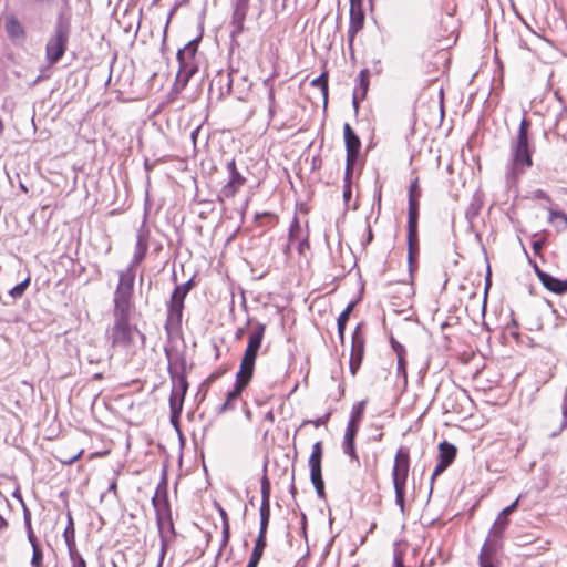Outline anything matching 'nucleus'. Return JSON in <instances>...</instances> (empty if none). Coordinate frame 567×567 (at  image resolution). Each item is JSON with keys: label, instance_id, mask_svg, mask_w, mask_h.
I'll list each match as a JSON object with an SVG mask.
<instances>
[{"label": "nucleus", "instance_id": "338daca9", "mask_svg": "<svg viewBox=\"0 0 567 567\" xmlns=\"http://www.w3.org/2000/svg\"><path fill=\"white\" fill-rule=\"evenodd\" d=\"M257 566H258V563L248 561L246 567H257Z\"/></svg>", "mask_w": 567, "mask_h": 567}, {"label": "nucleus", "instance_id": "4be33fe9", "mask_svg": "<svg viewBox=\"0 0 567 567\" xmlns=\"http://www.w3.org/2000/svg\"><path fill=\"white\" fill-rule=\"evenodd\" d=\"M4 30L12 42H22L25 39V29L13 13L4 16Z\"/></svg>", "mask_w": 567, "mask_h": 567}, {"label": "nucleus", "instance_id": "79ce46f5", "mask_svg": "<svg viewBox=\"0 0 567 567\" xmlns=\"http://www.w3.org/2000/svg\"><path fill=\"white\" fill-rule=\"evenodd\" d=\"M71 567H87L85 559L79 551L69 554Z\"/></svg>", "mask_w": 567, "mask_h": 567}, {"label": "nucleus", "instance_id": "ddd939ff", "mask_svg": "<svg viewBox=\"0 0 567 567\" xmlns=\"http://www.w3.org/2000/svg\"><path fill=\"white\" fill-rule=\"evenodd\" d=\"M184 309V300L177 297L171 296L167 302V316L164 329L168 337L177 333L182 326Z\"/></svg>", "mask_w": 567, "mask_h": 567}, {"label": "nucleus", "instance_id": "72a5a7b5", "mask_svg": "<svg viewBox=\"0 0 567 567\" xmlns=\"http://www.w3.org/2000/svg\"><path fill=\"white\" fill-rule=\"evenodd\" d=\"M63 538L65 540L68 551L73 553L78 551L76 544H75V528L71 526H66L63 532Z\"/></svg>", "mask_w": 567, "mask_h": 567}, {"label": "nucleus", "instance_id": "f704fd0d", "mask_svg": "<svg viewBox=\"0 0 567 567\" xmlns=\"http://www.w3.org/2000/svg\"><path fill=\"white\" fill-rule=\"evenodd\" d=\"M519 498L520 496H518L511 505H508L507 507H505L501 513H499V516H498V520L495 523V525H499L501 529L503 530L506 525L508 524L507 519L504 518L502 519V517L504 516H507L509 514H512L516 508H517V505H518V502H519Z\"/></svg>", "mask_w": 567, "mask_h": 567}, {"label": "nucleus", "instance_id": "0e129e2a", "mask_svg": "<svg viewBox=\"0 0 567 567\" xmlns=\"http://www.w3.org/2000/svg\"><path fill=\"white\" fill-rule=\"evenodd\" d=\"M219 513H220V517H221V519H223V523L225 522V519H228V517H227V513H226V511H225V509L219 508Z\"/></svg>", "mask_w": 567, "mask_h": 567}, {"label": "nucleus", "instance_id": "6e6552de", "mask_svg": "<svg viewBox=\"0 0 567 567\" xmlns=\"http://www.w3.org/2000/svg\"><path fill=\"white\" fill-rule=\"evenodd\" d=\"M197 50L198 39H194L177 51L176 58L179 68L176 74V81L181 83L182 86H185L189 79L198 71V65L195 59Z\"/></svg>", "mask_w": 567, "mask_h": 567}, {"label": "nucleus", "instance_id": "1a4fd4ad", "mask_svg": "<svg viewBox=\"0 0 567 567\" xmlns=\"http://www.w3.org/2000/svg\"><path fill=\"white\" fill-rule=\"evenodd\" d=\"M70 37V25L64 21H58L53 34L45 44V59L49 64H55L64 55Z\"/></svg>", "mask_w": 567, "mask_h": 567}, {"label": "nucleus", "instance_id": "a19ab883", "mask_svg": "<svg viewBox=\"0 0 567 567\" xmlns=\"http://www.w3.org/2000/svg\"><path fill=\"white\" fill-rule=\"evenodd\" d=\"M29 282H30V278H27L25 280H23L22 282L16 285L11 290H10V296H12L13 298H19L21 297L27 287L29 286Z\"/></svg>", "mask_w": 567, "mask_h": 567}, {"label": "nucleus", "instance_id": "f03ea898", "mask_svg": "<svg viewBox=\"0 0 567 567\" xmlns=\"http://www.w3.org/2000/svg\"><path fill=\"white\" fill-rule=\"evenodd\" d=\"M529 127L530 122L523 117L517 135L509 144V162L505 172L507 188L516 186L519 177L533 165V148L528 137Z\"/></svg>", "mask_w": 567, "mask_h": 567}, {"label": "nucleus", "instance_id": "6ab92c4d", "mask_svg": "<svg viewBox=\"0 0 567 567\" xmlns=\"http://www.w3.org/2000/svg\"><path fill=\"white\" fill-rule=\"evenodd\" d=\"M343 133H344V143H346V150H347V166L352 168L354 162L357 161L361 142L358 135L354 133L352 127L349 123H346L343 126Z\"/></svg>", "mask_w": 567, "mask_h": 567}, {"label": "nucleus", "instance_id": "bf43d9fd", "mask_svg": "<svg viewBox=\"0 0 567 567\" xmlns=\"http://www.w3.org/2000/svg\"><path fill=\"white\" fill-rule=\"evenodd\" d=\"M116 488H117V483L115 480H113L107 488L109 492H113L114 494H116Z\"/></svg>", "mask_w": 567, "mask_h": 567}, {"label": "nucleus", "instance_id": "bb28decb", "mask_svg": "<svg viewBox=\"0 0 567 567\" xmlns=\"http://www.w3.org/2000/svg\"><path fill=\"white\" fill-rule=\"evenodd\" d=\"M354 307L353 302H350L346 309L339 315L337 319V326H338V334L341 340V342L344 341V331H346V324L349 320L350 313Z\"/></svg>", "mask_w": 567, "mask_h": 567}, {"label": "nucleus", "instance_id": "b1692460", "mask_svg": "<svg viewBox=\"0 0 567 567\" xmlns=\"http://www.w3.org/2000/svg\"><path fill=\"white\" fill-rule=\"evenodd\" d=\"M391 347L393 351L396 354L398 359V374L401 375L404 381H406L408 373H406V350L403 344H401L399 341H396L394 338H391L390 340Z\"/></svg>", "mask_w": 567, "mask_h": 567}, {"label": "nucleus", "instance_id": "a878e982", "mask_svg": "<svg viewBox=\"0 0 567 567\" xmlns=\"http://www.w3.org/2000/svg\"><path fill=\"white\" fill-rule=\"evenodd\" d=\"M247 12L248 11L237 10V9L233 10L231 22H230V24L233 27V30H231L233 38L238 37L240 33H243L244 23L246 20Z\"/></svg>", "mask_w": 567, "mask_h": 567}, {"label": "nucleus", "instance_id": "ea45409f", "mask_svg": "<svg viewBox=\"0 0 567 567\" xmlns=\"http://www.w3.org/2000/svg\"><path fill=\"white\" fill-rule=\"evenodd\" d=\"M262 85L268 91V102H269V105H276V95H275L272 78L265 79L262 81Z\"/></svg>", "mask_w": 567, "mask_h": 567}, {"label": "nucleus", "instance_id": "8fccbe9b", "mask_svg": "<svg viewBox=\"0 0 567 567\" xmlns=\"http://www.w3.org/2000/svg\"><path fill=\"white\" fill-rule=\"evenodd\" d=\"M533 197L536 198V199H543V200H546L548 203H551V198L549 197V195L543 190V189H536L534 193H533Z\"/></svg>", "mask_w": 567, "mask_h": 567}, {"label": "nucleus", "instance_id": "2eb2a0df", "mask_svg": "<svg viewBox=\"0 0 567 567\" xmlns=\"http://www.w3.org/2000/svg\"><path fill=\"white\" fill-rule=\"evenodd\" d=\"M365 338L362 331V324H358L352 333L350 371L354 375L360 368L364 355Z\"/></svg>", "mask_w": 567, "mask_h": 567}, {"label": "nucleus", "instance_id": "423d86ee", "mask_svg": "<svg viewBox=\"0 0 567 567\" xmlns=\"http://www.w3.org/2000/svg\"><path fill=\"white\" fill-rule=\"evenodd\" d=\"M136 272L124 269L118 272V282L113 296V313H130L133 308V293Z\"/></svg>", "mask_w": 567, "mask_h": 567}, {"label": "nucleus", "instance_id": "c03bdc74", "mask_svg": "<svg viewBox=\"0 0 567 567\" xmlns=\"http://www.w3.org/2000/svg\"><path fill=\"white\" fill-rule=\"evenodd\" d=\"M450 465L447 463H444L442 461H437L434 470H433V473H432V476H431V489L433 488V483L435 481V478L441 475Z\"/></svg>", "mask_w": 567, "mask_h": 567}, {"label": "nucleus", "instance_id": "774afa93", "mask_svg": "<svg viewBox=\"0 0 567 567\" xmlns=\"http://www.w3.org/2000/svg\"><path fill=\"white\" fill-rule=\"evenodd\" d=\"M382 437H383V433L381 432V433L377 434V436L374 437V440H375V441H381V440H382Z\"/></svg>", "mask_w": 567, "mask_h": 567}, {"label": "nucleus", "instance_id": "603ef678", "mask_svg": "<svg viewBox=\"0 0 567 567\" xmlns=\"http://www.w3.org/2000/svg\"><path fill=\"white\" fill-rule=\"evenodd\" d=\"M223 543L226 544L229 540V523L228 519H225L223 524Z\"/></svg>", "mask_w": 567, "mask_h": 567}, {"label": "nucleus", "instance_id": "393cba45", "mask_svg": "<svg viewBox=\"0 0 567 567\" xmlns=\"http://www.w3.org/2000/svg\"><path fill=\"white\" fill-rule=\"evenodd\" d=\"M457 450L455 445L443 441L439 444V460L451 465L456 457Z\"/></svg>", "mask_w": 567, "mask_h": 567}, {"label": "nucleus", "instance_id": "37998d69", "mask_svg": "<svg viewBox=\"0 0 567 567\" xmlns=\"http://www.w3.org/2000/svg\"><path fill=\"white\" fill-rule=\"evenodd\" d=\"M358 431H359V425L348 423L347 427H346L343 441L354 442Z\"/></svg>", "mask_w": 567, "mask_h": 567}, {"label": "nucleus", "instance_id": "c9c22d12", "mask_svg": "<svg viewBox=\"0 0 567 567\" xmlns=\"http://www.w3.org/2000/svg\"><path fill=\"white\" fill-rule=\"evenodd\" d=\"M351 174L352 168L346 167L344 172V185H343V200L346 205L349 204L351 196H352V189H351Z\"/></svg>", "mask_w": 567, "mask_h": 567}, {"label": "nucleus", "instance_id": "39448f33", "mask_svg": "<svg viewBox=\"0 0 567 567\" xmlns=\"http://www.w3.org/2000/svg\"><path fill=\"white\" fill-rule=\"evenodd\" d=\"M421 190L419 188V179L415 178L409 188V210H408V261L410 271L414 261V255L419 250L417 220H419V198Z\"/></svg>", "mask_w": 567, "mask_h": 567}, {"label": "nucleus", "instance_id": "9d476101", "mask_svg": "<svg viewBox=\"0 0 567 567\" xmlns=\"http://www.w3.org/2000/svg\"><path fill=\"white\" fill-rule=\"evenodd\" d=\"M226 169L228 173V179L218 192L217 200L219 203H224L226 199L235 197L247 182L246 177L238 171L235 158L226 162Z\"/></svg>", "mask_w": 567, "mask_h": 567}, {"label": "nucleus", "instance_id": "c756f323", "mask_svg": "<svg viewBox=\"0 0 567 567\" xmlns=\"http://www.w3.org/2000/svg\"><path fill=\"white\" fill-rule=\"evenodd\" d=\"M365 405H367V400H361V401L357 402L355 404H353L348 423L359 425V423L362 420Z\"/></svg>", "mask_w": 567, "mask_h": 567}, {"label": "nucleus", "instance_id": "de8ad7c7", "mask_svg": "<svg viewBox=\"0 0 567 567\" xmlns=\"http://www.w3.org/2000/svg\"><path fill=\"white\" fill-rule=\"evenodd\" d=\"M82 453H83V450H80V451H78L75 454H73L71 456L61 457L60 461L63 464H72V463H74L76 460H79L81 457Z\"/></svg>", "mask_w": 567, "mask_h": 567}, {"label": "nucleus", "instance_id": "a211bd4d", "mask_svg": "<svg viewBox=\"0 0 567 567\" xmlns=\"http://www.w3.org/2000/svg\"><path fill=\"white\" fill-rule=\"evenodd\" d=\"M364 11L362 8V0H350V21L348 29V40L350 43L354 40L355 35L364 25Z\"/></svg>", "mask_w": 567, "mask_h": 567}, {"label": "nucleus", "instance_id": "5fc2aeb1", "mask_svg": "<svg viewBox=\"0 0 567 567\" xmlns=\"http://www.w3.org/2000/svg\"><path fill=\"white\" fill-rule=\"evenodd\" d=\"M506 328L513 337H518V332L516 331L518 329V323L516 322V320L513 319L511 323L507 324Z\"/></svg>", "mask_w": 567, "mask_h": 567}, {"label": "nucleus", "instance_id": "7ed1b4c3", "mask_svg": "<svg viewBox=\"0 0 567 567\" xmlns=\"http://www.w3.org/2000/svg\"><path fill=\"white\" fill-rule=\"evenodd\" d=\"M165 355L168 362V373L172 381V391L169 395L171 420H178L184 404V399L188 389L186 378V359L183 354L171 347H165Z\"/></svg>", "mask_w": 567, "mask_h": 567}, {"label": "nucleus", "instance_id": "4468645a", "mask_svg": "<svg viewBox=\"0 0 567 567\" xmlns=\"http://www.w3.org/2000/svg\"><path fill=\"white\" fill-rule=\"evenodd\" d=\"M158 536L161 540V550L157 567H162L166 553L168 550L169 545L176 538V530L173 522V517L165 518L163 520L156 522Z\"/></svg>", "mask_w": 567, "mask_h": 567}, {"label": "nucleus", "instance_id": "864d4df0", "mask_svg": "<svg viewBox=\"0 0 567 567\" xmlns=\"http://www.w3.org/2000/svg\"><path fill=\"white\" fill-rule=\"evenodd\" d=\"M392 567H404V561L401 553H394Z\"/></svg>", "mask_w": 567, "mask_h": 567}, {"label": "nucleus", "instance_id": "69168bd1", "mask_svg": "<svg viewBox=\"0 0 567 567\" xmlns=\"http://www.w3.org/2000/svg\"><path fill=\"white\" fill-rule=\"evenodd\" d=\"M68 526L74 527L73 518L70 513L68 514Z\"/></svg>", "mask_w": 567, "mask_h": 567}, {"label": "nucleus", "instance_id": "cd10ccee", "mask_svg": "<svg viewBox=\"0 0 567 567\" xmlns=\"http://www.w3.org/2000/svg\"><path fill=\"white\" fill-rule=\"evenodd\" d=\"M218 85L220 93L223 94V87H226V93H230L231 91V75L228 72H219L210 83V90Z\"/></svg>", "mask_w": 567, "mask_h": 567}, {"label": "nucleus", "instance_id": "20e7f679", "mask_svg": "<svg viewBox=\"0 0 567 567\" xmlns=\"http://www.w3.org/2000/svg\"><path fill=\"white\" fill-rule=\"evenodd\" d=\"M409 472L410 451L405 446H400L394 456L391 476L395 493V504L400 507L402 513H404L405 509V492Z\"/></svg>", "mask_w": 567, "mask_h": 567}, {"label": "nucleus", "instance_id": "a18cd8bd", "mask_svg": "<svg viewBox=\"0 0 567 567\" xmlns=\"http://www.w3.org/2000/svg\"><path fill=\"white\" fill-rule=\"evenodd\" d=\"M450 465L447 463H444L442 461H437L434 470H433V473H432V476H431V489L433 488V483L435 481V478L441 475Z\"/></svg>", "mask_w": 567, "mask_h": 567}, {"label": "nucleus", "instance_id": "dca6fc26", "mask_svg": "<svg viewBox=\"0 0 567 567\" xmlns=\"http://www.w3.org/2000/svg\"><path fill=\"white\" fill-rule=\"evenodd\" d=\"M293 245L299 255H305L310 249L308 230L301 227L297 217L292 219L289 227L288 249Z\"/></svg>", "mask_w": 567, "mask_h": 567}, {"label": "nucleus", "instance_id": "6e6d98bb", "mask_svg": "<svg viewBox=\"0 0 567 567\" xmlns=\"http://www.w3.org/2000/svg\"><path fill=\"white\" fill-rule=\"evenodd\" d=\"M328 419H329V414H327V415H324V416H322V417H319V419H317L316 421H311V423H313V425L318 427V426H320V425H322V424H326V422L328 421Z\"/></svg>", "mask_w": 567, "mask_h": 567}, {"label": "nucleus", "instance_id": "58836bf2", "mask_svg": "<svg viewBox=\"0 0 567 567\" xmlns=\"http://www.w3.org/2000/svg\"><path fill=\"white\" fill-rule=\"evenodd\" d=\"M342 450L343 453L350 456L352 461L359 463V456L355 451L354 442L343 441Z\"/></svg>", "mask_w": 567, "mask_h": 567}, {"label": "nucleus", "instance_id": "f3484780", "mask_svg": "<svg viewBox=\"0 0 567 567\" xmlns=\"http://www.w3.org/2000/svg\"><path fill=\"white\" fill-rule=\"evenodd\" d=\"M152 505L155 509L156 522L172 517V508L168 501L167 486L162 482L156 487L155 494L152 498Z\"/></svg>", "mask_w": 567, "mask_h": 567}, {"label": "nucleus", "instance_id": "3c124183", "mask_svg": "<svg viewBox=\"0 0 567 567\" xmlns=\"http://www.w3.org/2000/svg\"><path fill=\"white\" fill-rule=\"evenodd\" d=\"M234 9L248 11L249 0H235Z\"/></svg>", "mask_w": 567, "mask_h": 567}, {"label": "nucleus", "instance_id": "0eeeda50", "mask_svg": "<svg viewBox=\"0 0 567 567\" xmlns=\"http://www.w3.org/2000/svg\"><path fill=\"white\" fill-rule=\"evenodd\" d=\"M113 316L114 324L110 331L112 347H130L135 333L141 337L142 343H145V336L130 324V313H113Z\"/></svg>", "mask_w": 567, "mask_h": 567}, {"label": "nucleus", "instance_id": "e2e57ef3", "mask_svg": "<svg viewBox=\"0 0 567 567\" xmlns=\"http://www.w3.org/2000/svg\"><path fill=\"white\" fill-rule=\"evenodd\" d=\"M265 419L269 420L270 422H274L275 419H274L272 411L267 412L266 415H265Z\"/></svg>", "mask_w": 567, "mask_h": 567}, {"label": "nucleus", "instance_id": "aec40b11", "mask_svg": "<svg viewBox=\"0 0 567 567\" xmlns=\"http://www.w3.org/2000/svg\"><path fill=\"white\" fill-rule=\"evenodd\" d=\"M497 544L487 538L480 549L478 566L480 567H499L501 561L497 558Z\"/></svg>", "mask_w": 567, "mask_h": 567}, {"label": "nucleus", "instance_id": "5701e85b", "mask_svg": "<svg viewBox=\"0 0 567 567\" xmlns=\"http://www.w3.org/2000/svg\"><path fill=\"white\" fill-rule=\"evenodd\" d=\"M369 74L370 73L368 69H363L359 72L357 84L352 94V105L355 111L359 109L360 101L364 100L367 96L369 87Z\"/></svg>", "mask_w": 567, "mask_h": 567}, {"label": "nucleus", "instance_id": "2f4dec72", "mask_svg": "<svg viewBox=\"0 0 567 567\" xmlns=\"http://www.w3.org/2000/svg\"><path fill=\"white\" fill-rule=\"evenodd\" d=\"M311 86L318 87L323 96V102L327 104L328 102V74L326 72L321 73L319 76L311 81Z\"/></svg>", "mask_w": 567, "mask_h": 567}, {"label": "nucleus", "instance_id": "7c9ffc66", "mask_svg": "<svg viewBox=\"0 0 567 567\" xmlns=\"http://www.w3.org/2000/svg\"><path fill=\"white\" fill-rule=\"evenodd\" d=\"M32 547V557H31V566L32 567H43V551L38 543L37 538H33V542H29Z\"/></svg>", "mask_w": 567, "mask_h": 567}, {"label": "nucleus", "instance_id": "052dcab7", "mask_svg": "<svg viewBox=\"0 0 567 567\" xmlns=\"http://www.w3.org/2000/svg\"><path fill=\"white\" fill-rule=\"evenodd\" d=\"M8 527V522L4 517L0 515V532Z\"/></svg>", "mask_w": 567, "mask_h": 567}, {"label": "nucleus", "instance_id": "412c9836", "mask_svg": "<svg viewBox=\"0 0 567 567\" xmlns=\"http://www.w3.org/2000/svg\"><path fill=\"white\" fill-rule=\"evenodd\" d=\"M535 272L542 282V285L549 291L556 293V295H563L567 292V280H560L556 277H553L551 275L540 270L535 265Z\"/></svg>", "mask_w": 567, "mask_h": 567}, {"label": "nucleus", "instance_id": "09e8293b", "mask_svg": "<svg viewBox=\"0 0 567 567\" xmlns=\"http://www.w3.org/2000/svg\"><path fill=\"white\" fill-rule=\"evenodd\" d=\"M555 218H561L567 223V215L560 210L549 209V221H553Z\"/></svg>", "mask_w": 567, "mask_h": 567}, {"label": "nucleus", "instance_id": "680f3d73", "mask_svg": "<svg viewBox=\"0 0 567 567\" xmlns=\"http://www.w3.org/2000/svg\"><path fill=\"white\" fill-rule=\"evenodd\" d=\"M540 248H542V243L540 241H534L533 243L534 251H538Z\"/></svg>", "mask_w": 567, "mask_h": 567}, {"label": "nucleus", "instance_id": "f257e3e1", "mask_svg": "<svg viewBox=\"0 0 567 567\" xmlns=\"http://www.w3.org/2000/svg\"><path fill=\"white\" fill-rule=\"evenodd\" d=\"M266 326L258 322L248 338L247 348L243 355L240 367L236 373V380L227 395L225 402L217 409L219 414L225 413L235 408V403L240 399L243 391L248 386L252 379L256 358L261 347Z\"/></svg>", "mask_w": 567, "mask_h": 567}, {"label": "nucleus", "instance_id": "f8f14e48", "mask_svg": "<svg viewBox=\"0 0 567 567\" xmlns=\"http://www.w3.org/2000/svg\"><path fill=\"white\" fill-rule=\"evenodd\" d=\"M151 231L146 223V215L137 229L136 234V244L134 248V252L131 259L130 265L126 269H131L136 272V268L142 264L145 259L148 251V241H150Z\"/></svg>", "mask_w": 567, "mask_h": 567}, {"label": "nucleus", "instance_id": "4d7b16f0", "mask_svg": "<svg viewBox=\"0 0 567 567\" xmlns=\"http://www.w3.org/2000/svg\"><path fill=\"white\" fill-rule=\"evenodd\" d=\"M86 360L89 361V363H99L101 358L95 355V354H91V353H87L85 355Z\"/></svg>", "mask_w": 567, "mask_h": 567}, {"label": "nucleus", "instance_id": "13d9d810", "mask_svg": "<svg viewBox=\"0 0 567 567\" xmlns=\"http://www.w3.org/2000/svg\"><path fill=\"white\" fill-rule=\"evenodd\" d=\"M276 115V105H268V118L271 121Z\"/></svg>", "mask_w": 567, "mask_h": 567}, {"label": "nucleus", "instance_id": "49530a36", "mask_svg": "<svg viewBox=\"0 0 567 567\" xmlns=\"http://www.w3.org/2000/svg\"><path fill=\"white\" fill-rule=\"evenodd\" d=\"M24 525H25V529H27L28 540L33 542V538H37V537L34 535V532H33V528L31 525L30 513L27 508H24Z\"/></svg>", "mask_w": 567, "mask_h": 567}, {"label": "nucleus", "instance_id": "e433bc0d", "mask_svg": "<svg viewBox=\"0 0 567 567\" xmlns=\"http://www.w3.org/2000/svg\"><path fill=\"white\" fill-rule=\"evenodd\" d=\"M261 504L270 505V483L267 475L261 478Z\"/></svg>", "mask_w": 567, "mask_h": 567}, {"label": "nucleus", "instance_id": "c85d7f7f", "mask_svg": "<svg viewBox=\"0 0 567 567\" xmlns=\"http://www.w3.org/2000/svg\"><path fill=\"white\" fill-rule=\"evenodd\" d=\"M267 546L266 535L258 534L257 539L255 542V546L252 548L249 561L258 563L260 561L264 550Z\"/></svg>", "mask_w": 567, "mask_h": 567}, {"label": "nucleus", "instance_id": "4c0bfd02", "mask_svg": "<svg viewBox=\"0 0 567 567\" xmlns=\"http://www.w3.org/2000/svg\"><path fill=\"white\" fill-rule=\"evenodd\" d=\"M192 286H193V281L192 280H188L185 284L176 286L174 291H173V293H172V296L185 300V298H186L187 293L189 292Z\"/></svg>", "mask_w": 567, "mask_h": 567}, {"label": "nucleus", "instance_id": "473e14b6", "mask_svg": "<svg viewBox=\"0 0 567 567\" xmlns=\"http://www.w3.org/2000/svg\"><path fill=\"white\" fill-rule=\"evenodd\" d=\"M269 520H270V505L261 504L260 505V528H259L258 534H261V535L267 534Z\"/></svg>", "mask_w": 567, "mask_h": 567}, {"label": "nucleus", "instance_id": "9b49d317", "mask_svg": "<svg viewBox=\"0 0 567 567\" xmlns=\"http://www.w3.org/2000/svg\"><path fill=\"white\" fill-rule=\"evenodd\" d=\"M323 454L322 442L318 441L312 445V452L309 457L310 478L316 488L319 498L324 497V483L321 473V458Z\"/></svg>", "mask_w": 567, "mask_h": 567}]
</instances>
